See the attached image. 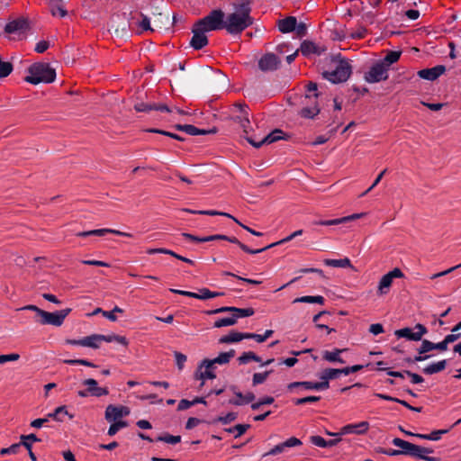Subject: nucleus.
I'll return each mask as SVG.
<instances>
[{"label":"nucleus","instance_id":"f257e3e1","mask_svg":"<svg viewBox=\"0 0 461 461\" xmlns=\"http://www.w3.org/2000/svg\"><path fill=\"white\" fill-rule=\"evenodd\" d=\"M252 0H239L233 3L234 12L224 19V29L231 35L241 34L254 23L251 16Z\"/></svg>","mask_w":461,"mask_h":461},{"label":"nucleus","instance_id":"f03ea898","mask_svg":"<svg viewBox=\"0 0 461 461\" xmlns=\"http://www.w3.org/2000/svg\"><path fill=\"white\" fill-rule=\"evenodd\" d=\"M27 71L29 75L24 77V81L32 85L50 84L56 78V70L49 63L35 62L27 68Z\"/></svg>","mask_w":461,"mask_h":461},{"label":"nucleus","instance_id":"7ed1b4c3","mask_svg":"<svg viewBox=\"0 0 461 461\" xmlns=\"http://www.w3.org/2000/svg\"><path fill=\"white\" fill-rule=\"evenodd\" d=\"M331 62L336 64L335 68L331 71L324 70L321 73L322 77L332 84L346 82L352 74V67L348 60L338 54L331 57Z\"/></svg>","mask_w":461,"mask_h":461},{"label":"nucleus","instance_id":"20e7f679","mask_svg":"<svg viewBox=\"0 0 461 461\" xmlns=\"http://www.w3.org/2000/svg\"><path fill=\"white\" fill-rule=\"evenodd\" d=\"M225 14L221 9H214L206 16L195 22L203 31H218L224 29Z\"/></svg>","mask_w":461,"mask_h":461},{"label":"nucleus","instance_id":"39448f33","mask_svg":"<svg viewBox=\"0 0 461 461\" xmlns=\"http://www.w3.org/2000/svg\"><path fill=\"white\" fill-rule=\"evenodd\" d=\"M102 341H105L108 343L111 342H118L124 347H128L129 340L125 336H121L118 334H109V335H103V334H92L90 336L84 337V347L91 348L94 349H97L100 348V343Z\"/></svg>","mask_w":461,"mask_h":461},{"label":"nucleus","instance_id":"423d86ee","mask_svg":"<svg viewBox=\"0 0 461 461\" xmlns=\"http://www.w3.org/2000/svg\"><path fill=\"white\" fill-rule=\"evenodd\" d=\"M71 308H66L54 312H49L42 310L41 313L40 314L36 321L42 325L50 324L56 327H59L63 324L64 320L71 312Z\"/></svg>","mask_w":461,"mask_h":461},{"label":"nucleus","instance_id":"0eeeda50","mask_svg":"<svg viewBox=\"0 0 461 461\" xmlns=\"http://www.w3.org/2000/svg\"><path fill=\"white\" fill-rule=\"evenodd\" d=\"M404 274L403 272L399 268L395 267L393 270L389 271L385 275H384L377 286L376 294L378 296H384L389 294L390 289L392 287L393 282L394 278H403Z\"/></svg>","mask_w":461,"mask_h":461},{"label":"nucleus","instance_id":"6e6552de","mask_svg":"<svg viewBox=\"0 0 461 461\" xmlns=\"http://www.w3.org/2000/svg\"><path fill=\"white\" fill-rule=\"evenodd\" d=\"M389 68L384 66L380 60L375 62L365 74V80L368 83H378L388 79Z\"/></svg>","mask_w":461,"mask_h":461},{"label":"nucleus","instance_id":"1a4fd4ad","mask_svg":"<svg viewBox=\"0 0 461 461\" xmlns=\"http://www.w3.org/2000/svg\"><path fill=\"white\" fill-rule=\"evenodd\" d=\"M192 33L193 37L189 44L194 50H200L208 45L209 40L205 34L206 32L195 23L192 27Z\"/></svg>","mask_w":461,"mask_h":461},{"label":"nucleus","instance_id":"9d476101","mask_svg":"<svg viewBox=\"0 0 461 461\" xmlns=\"http://www.w3.org/2000/svg\"><path fill=\"white\" fill-rule=\"evenodd\" d=\"M206 240L205 242L209 241H214V240H226L230 243L238 245L241 250H243L245 253L255 255L260 253V250L258 249H253L248 247L246 244L240 242L236 237L234 236H227L223 234H214L205 237Z\"/></svg>","mask_w":461,"mask_h":461},{"label":"nucleus","instance_id":"9b49d317","mask_svg":"<svg viewBox=\"0 0 461 461\" xmlns=\"http://www.w3.org/2000/svg\"><path fill=\"white\" fill-rule=\"evenodd\" d=\"M434 449L431 447H427L420 445H416L410 442V453L411 456L416 459L425 460V461H439V457L429 456L432 454Z\"/></svg>","mask_w":461,"mask_h":461},{"label":"nucleus","instance_id":"f8f14e48","mask_svg":"<svg viewBox=\"0 0 461 461\" xmlns=\"http://www.w3.org/2000/svg\"><path fill=\"white\" fill-rule=\"evenodd\" d=\"M280 64V59L272 52L264 54L258 60V68L264 72L276 70L279 68Z\"/></svg>","mask_w":461,"mask_h":461},{"label":"nucleus","instance_id":"ddd939ff","mask_svg":"<svg viewBox=\"0 0 461 461\" xmlns=\"http://www.w3.org/2000/svg\"><path fill=\"white\" fill-rule=\"evenodd\" d=\"M368 429L369 423L367 421H361L359 423L348 424L342 427L339 433L328 432V434L331 436H342L346 434L364 435L367 432Z\"/></svg>","mask_w":461,"mask_h":461},{"label":"nucleus","instance_id":"4468645a","mask_svg":"<svg viewBox=\"0 0 461 461\" xmlns=\"http://www.w3.org/2000/svg\"><path fill=\"white\" fill-rule=\"evenodd\" d=\"M209 358H204L199 364L197 369L194 372V377L195 380L205 381L207 379H214L216 378V374L214 373L215 366H208Z\"/></svg>","mask_w":461,"mask_h":461},{"label":"nucleus","instance_id":"2eb2a0df","mask_svg":"<svg viewBox=\"0 0 461 461\" xmlns=\"http://www.w3.org/2000/svg\"><path fill=\"white\" fill-rule=\"evenodd\" d=\"M446 70L447 68L444 65H438L433 68L420 69L417 72V75L422 79L434 81L443 75Z\"/></svg>","mask_w":461,"mask_h":461},{"label":"nucleus","instance_id":"dca6fc26","mask_svg":"<svg viewBox=\"0 0 461 461\" xmlns=\"http://www.w3.org/2000/svg\"><path fill=\"white\" fill-rule=\"evenodd\" d=\"M133 107L134 110L138 113H149L151 111L171 113V109L165 104H148L140 101L136 102Z\"/></svg>","mask_w":461,"mask_h":461},{"label":"nucleus","instance_id":"f3484780","mask_svg":"<svg viewBox=\"0 0 461 461\" xmlns=\"http://www.w3.org/2000/svg\"><path fill=\"white\" fill-rule=\"evenodd\" d=\"M301 445H303V442L299 438H297L295 437H291L288 439H286L285 441L276 445L268 452L265 453L263 455V456H276L277 454L284 452L286 447H298Z\"/></svg>","mask_w":461,"mask_h":461},{"label":"nucleus","instance_id":"a211bd4d","mask_svg":"<svg viewBox=\"0 0 461 461\" xmlns=\"http://www.w3.org/2000/svg\"><path fill=\"white\" fill-rule=\"evenodd\" d=\"M30 27L29 20L24 17H19L15 20H13L7 23L5 26V32L6 33H14V32H22L28 30Z\"/></svg>","mask_w":461,"mask_h":461},{"label":"nucleus","instance_id":"6ab92c4d","mask_svg":"<svg viewBox=\"0 0 461 461\" xmlns=\"http://www.w3.org/2000/svg\"><path fill=\"white\" fill-rule=\"evenodd\" d=\"M392 443L394 446L400 447L401 449L387 448V451H386L387 456H394L404 455V456H411L410 442L409 441L403 440L400 438H394L393 439Z\"/></svg>","mask_w":461,"mask_h":461},{"label":"nucleus","instance_id":"aec40b11","mask_svg":"<svg viewBox=\"0 0 461 461\" xmlns=\"http://www.w3.org/2000/svg\"><path fill=\"white\" fill-rule=\"evenodd\" d=\"M83 384L88 386V392L92 396L101 397L109 394L108 388L99 387L97 381L94 378H87L84 380Z\"/></svg>","mask_w":461,"mask_h":461},{"label":"nucleus","instance_id":"412c9836","mask_svg":"<svg viewBox=\"0 0 461 461\" xmlns=\"http://www.w3.org/2000/svg\"><path fill=\"white\" fill-rule=\"evenodd\" d=\"M296 21L295 16H287L284 19H280L277 21V28L282 33L294 32L296 29Z\"/></svg>","mask_w":461,"mask_h":461},{"label":"nucleus","instance_id":"4be33fe9","mask_svg":"<svg viewBox=\"0 0 461 461\" xmlns=\"http://www.w3.org/2000/svg\"><path fill=\"white\" fill-rule=\"evenodd\" d=\"M246 339V332H239L235 330H232L229 332L228 335L222 336L219 339L220 344H230L237 343Z\"/></svg>","mask_w":461,"mask_h":461},{"label":"nucleus","instance_id":"5701e85b","mask_svg":"<svg viewBox=\"0 0 461 461\" xmlns=\"http://www.w3.org/2000/svg\"><path fill=\"white\" fill-rule=\"evenodd\" d=\"M235 354L236 352L234 349H230L227 352H221L216 357H214L213 359H210V361H208V366H213L216 364H228L230 361V359L234 357Z\"/></svg>","mask_w":461,"mask_h":461},{"label":"nucleus","instance_id":"b1692460","mask_svg":"<svg viewBox=\"0 0 461 461\" xmlns=\"http://www.w3.org/2000/svg\"><path fill=\"white\" fill-rule=\"evenodd\" d=\"M299 51H301L304 57H308L310 54L321 55L322 50H321L313 41L305 40L301 43Z\"/></svg>","mask_w":461,"mask_h":461},{"label":"nucleus","instance_id":"393cba45","mask_svg":"<svg viewBox=\"0 0 461 461\" xmlns=\"http://www.w3.org/2000/svg\"><path fill=\"white\" fill-rule=\"evenodd\" d=\"M310 441L313 445L320 447H334V446L338 445L339 442L341 441V438L326 440L322 437L316 435V436H312L310 438Z\"/></svg>","mask_w":461,"mask_h":461},{"label":"nucleus","instance_id":"a878e982","mask_svg":"<svg viewBox=\"0 0 461 461\" xmlns=\"http://www.w3.org/2000/svg\"><path fill=\"white\" fill-rule=\"evenodd\" d=\"M104 418L109 422L121 420L122 413L120 411V406L109 404L105 409Z\"/></svg>","mask_w":461,"mask_h":461},{"label":"nucleus","instance_id":"bb28decb","mask_svg":"<svg viewBox=\"0 0 461 461\" xmlns=\"http://www.w3.org/2000/svg\"><path fill=\"white\" fill-rule=\"evenodd\" d=\"M290 136L285 133L281 129H275L269 134L265 136V141L267 144H271L280 140H289Z\"/></svg>","mask_w":461,"mask_h":461},{"label":"nucleus","instance_id":"cd10ccee","mask_svg":"<svg viewBox=\"0 0 461 461\" xmlns=\"http://www.w3.org/2000/svg\"><path fill=\"white\" fill-rule=\"evenodd\" d=\"M347 348H335L333 351H328V350H325L323 352V355H322V357L323 359H325L326 361H329V362H331V363H334V362H338V363H345L344 359H342L339 355L346 351Z\"/></svg>","mask_w":461,"mask_h":461},{"label":"nucleus","instance_id":"c85d7f7f","mask_svg":"<svg viewBox=\"0 0 461 461\" xmlns=\"http://www.w3.org/2000/svg\"><path fill=\"white\" fill-rule=\"evenodd\" d=\"M90 233H91V236H104L105 234L111 233V234H114L117 236H122V237H129V238L133 237V235L131 233L123 232V231L118 230H113V229H96V230H90Z\"/></svg>","mask_w":461,"mask_h":461},{"label":"nucleus","instance_id":"c756f323","mask_svg":"<svg viewBox=\"0 0 461 461\" xmlns=\"http://www.w3.org/2000/svg\"><path fill=\"white\" fill-rule=\"evenodd\" d=\"M184 211L186 212H189V213L200 214V215H209V216L221 215V216H224V217L232 219L233 221H234V219H236L234 216L230 215V213L223 212H219V211H215V210H200V211H195V210H191V209H184Z\"/></svg>","mask_w":461,"mask_h":461},{"label":"nucleus","instance_id":"7c9ffc66","mask_svg":"<svg viewBox=\"0 0 461 461\" xmlns=\"http://www.w3.org/2000/svg\"><path fill=\"white\" fill-rule=\"evenodd\" d=\"M184 211L186 212H189V213L200 214V215H209V216L221 215V216H224V217L232 219L233 221H234V219H236L234 216L230 215V213L223 212H219V211H215V210H200V211H195V210H191V209H184Z\"/></svg>","mask_w":461,"mask_h":461},{"label":"nucleus","instance_id":"2f4dec72","mask_svg":"<svg viewBox=\"0 0 461 461\" xmlns=\"http://www.w3.org/2000/svg\"><path fill=\"white\" fill-rule=\"evenodd\" d=\"M239 365H246L250 361L262 362V358L253 351L243 352L238 358Z\"/></svg>","mask_w":461,"mask_h":461},{"label":"nucleus","instance_id":"473e14b6","mask_svg":"<svg viewBox=\"0 0 461 461\" xmlns=\"http://www.w3.org/2000/svg\"><path fill=\"white\" fill-rule=\"evenodd\" d=\"M447 366V360L443 359L438 362L433 363L423 368L422 372L425 375H433L445 370Z\"/></svg>","mask_w":461,"mask_h":461},{"label":"nucleus","instance_id":"72a5a7b5","mask_svg":"<svg viewBox=\"0 0 461 461\" xmlns=\"http://www.w3.org/2000/svg\"><path fill=\"white\" fill-rule=\"evenodd\" d=\"M402 55V51L400 50H388L386 55L380 61L386 66L388 68L391 65L396 63Z\"/></svg>","mask_w":461,"mask_h":461},{"label":"nucleus","instance_id":"f704fd0d","mask_svg":"<svg viewBox=\"0 0 461 461\" xmlns=\"http://www.w3.org/2000/svg\"><path fill=\"white\" fill-rule=\"evenodd\" d=\"M321 113V108L319 107L317 102H315L313 107H303L302 108L298 114L302 118L305 119H314L316 115H318Z\"/></svg>","mask_w":461,"mask_h":461},{"label":"nucleus","instance_id":"c9c22d12","mask_svg":"<svg viewBox=\"0 0 461 461\" xmlns=\"http://www.w3.org/2000/svg\"><path fill=\"white\" fill-rule=\"evenodd\" d=\"M303 232V230H295L294 232H293L292 234H290L289 236L278 240V241H276V242H273L271 244H268L261 249H258V250H260V253L263 252V251H266L271 248H274V247H276L278 245H281V244H284L285 242H288V241H291L293 239H294L295 237L297 236H300L302 235Z\"/></svg>","mask_w":461,"mask_h":461},{"label":"nucleus","instance_id":"e433bc0d","mask_svg":"<svg viewBox=\"0 0 461 461\" xmlns=\"http://www.w3.org/2000/svg\"><path fill=\"white\" fill-rule=\"evenodd\" d=\"M460 338L461 334H448L442 341L435 343L436 349L439 351H446L449 343H453Z\"/></svg>","mask_w":461,"mask_h":461},{"label":"nucleus","instance_id":"4c0bfd02","mask_svg":"<svg viewBox=\"0 0 461 461\" xmlns=\"http://www.w3.org/2000/svg\"><path fill=\"white\" fill-rule=\"evenodd\" d=\"M324 264L328 267H352L351 261L348 258L340 259H324Z\"/></svg>","mask_w":461,"mask_h":461},{"label":"nucleus","instance_id":"58836bf2","mask_svg":"<svg viewBox=\"0 0 461 461\" xmlns=\"http://www.w3.org/2000/svg\"><path fill=\"white\" fill-rule=\"evenodd\" d=\"M61 413L68 415L70 420L74 418V414H71L67 411L66 405L57 407L53 412H50L47 416L48 418H51L57 421H63V420L59 416Z\"/></svg>","mask_w":461,"mask_h":461},{"label":"nucleus","instance_id":"ea45409f","mask_svg":"<svg viewBox=\"0 0 461 461\" xmlns=\"http://www.w3.org/2000/svg\"><path fill=\"white\" fill-rule=\"evenodd\" d=\"M394 334L398 339L404 338L408 340L418 341L415 332L409 327L396 330Z\"/></svg>","mask_w":461,"mask_h":461},{"label":"nucleus","instance_id":"a19ab883","mask_svg":"<svg viewBox=\"0 0 461 461\" xmlns=\"http://www.w3.org/2000/svg\"><path fill=\"white\" fill-rule=\"evenodd\" d=\"M224 293L222 292H212L208 288H201L199 289V293H196V296H194L195 299L200 300H207L210 298H214L218 296H223Z\"/></svg>","mask_w":461,"mask_h":461},{"label":"nucleus","instance_id":"79ce46f5","mask_svg":"<svg viewBox=\"0 0 461 461\" xmlns=\"http://www.w3.org/2000/svg\"><path fill=\"white\" fill-rule=\"evenodd\" d=\"M374 395L379 399H382V400H384V401H388V402H397V403H400L401 405L404 406L405 408H407L408 410L411 411L412 409V406L411 404H409L406 401L404 400H401L399 398H396V397H393L391 395H388V394H384V393H375Z\"/></svg>","mask_w":461,"mask_h":461},{"label":"nucleus","instance_id":"37998d69","mask_svg":"<svg viewBox=\"0 0 461 461\" xmlns=\"http://www.w3.org/2000/svg\"><path fill=\"white\" fill-rule=\"evenodd\" d=\"M255 313V310L251 307L249 308H233V316L237 321L239 318L250 317Z\"/></svg>","mask_w":461,"mask_h":461},{"label":"nucleus","instance_id":"c03bdc74","mask_svg":"<svg viewBox=\"0 0 461 461\" xmlns=\"http://www.w3.org/2000/svg\"><path fill=\"white\" fill-rule=\"evenodd\" d=\"M155 440L175 445L181 442V436H174L166 432L163 435L158 436Z\"/></svg>","mask_w":461,"mask_h":461},{"label":"nucleus","instance_id":"a18cd8bd","mask_svg":"<svg viewBox=\"0 0 461 461\" xmlns=\"http://www.w3.org/2000/svg\"><path fill=\"white\" fill-rule=\"evenodd\" d=\"M250 428L249 424H237L230 428H226L224 430L228 433H234L235 431L237 434L235 435V438L242 436L246 431Z\"/></svg>","mask_w":461,"mask_h":461},{"label":"nucleus","instance_id":"49530a36","mask_svg":"<svg viewBox=\"0 0 461 461\" xmlns=\"http://www.w3.org/2000/svg\"><path fill=\"white\" fill-rule=\"evenodd\" d=\"M272 373L273 369L267 370L263 373H255L252 376V385L257 386L263 384Z\"/></svg>","mask_w":461,"mask_h":461},{"label":"nucleus","instance_id":"de8ad7c7","mask_svg":"<svg viewBox=\"0 0 461 461\" xmlns=\"http://www.w3.org/2000/svg\"><path fill=\"white\" fill-rule=\"evenodd\" d=\"M238 417V413L237 412H229L227 413L225 416H219L215 419H213L210 423L212 424H215L217 422H221L222 424H229L230 422H232L233 420H235Z\"/></svg>","mask_w":461,"mask_h":461},{"label":"nucleus","instance_id":"09e8293b","mask_svg":"<svg viewBox=\"0 0 461 461\" xmlns=\"http://www.w3.org/2000/svg\"><path fill=\"white\" fill-rule=\"evenodd\" d=\"M237 322L235 321V318H234L233 314H231L230 317H224V318H220V319L216 320L213 323V328L233 326Z\"/></svg>","mask_w":461,"mask_h":461},{"label":"nucleus","instance_id":"8fccbe9b","mask_svg":"<svg viewBox=\"0 0 461 461\" xmlns=\"http://www.w3.org/2000/svg\"><path fill=\"white\" fill-rule=\"evenodd\" d=\"M14 70V65L9 61H4L0 58V78L8 77Z\"/></svg>","mask_w":461,"mask_h":461},{"label":"nucleus","instance_id":"3c124183","mask_svg":"<svg viewBox=\"0 0 461 461\" xmlns=\"http://www.w3.org/2000/svg\"><path fill=\"white\" fill-rule=\"evenodd\" d=\"M127 426L128 422L125 420L113 421V423L110 425L108 429L107 434L109 436H114L119 431V429L125 428Z\"/></svg>","mask_w":461,"mask_h":461},{"label":"nucleus","instance_id":"603ef678","mask_svg":"<svg viewBox=\"0 0 461 461\" xmlns=\"http://www.w3.org/2000/svg\"><path fill=\"white\" fill-rule=\"evenodd\" d=\"M303 387L305 390H314V382L312 381H301V382H293L290 383L287 386L288 390H292L294 388Z\"/></svg>","mask_w":461,"mask_h":461},{"label":"nucleus","instance_id":"864d4df0","mask_svg":"<svg viewBox=\"0 0 461 461\" xmlns=\"http://www.w3.org/2000/svg\"><path fill=\"white\" fill-rule=\"evenodd\" d=\"M63 363H65L67 365H70V366L81 365V366L93 367V368L97 367V366L95 364H94L93 362L86 360V359H80V358H78V359H65V360H63Z\"/></svg>","mask_w":461,"mask_h":461},{"label":"nucleus","instance_id":"5fc2aeb1","mask_svg":"<svg viewBox=\"0 0 461 461\" xmlns=\"http://www.w3.org/2000/svg\"><path fill=\"white\" fill-rule=\"evenodd\" d=\"M222 275L223 276H232V277H234V278H236L238 280H240V281L245 282V283L249 284V285H260L262 283V281L242 277L240 276H238V275H236V274H234L232 272H229V271H223Z\"/></svg>","mask_w":461,"mask_h":461},{"label":"nucleus","instance_id":"6e6d98bb","mask_svg":"<svg viewBox=\"0 0 461 461\" xmlns=\"http://www.w3.org/2000/svg\"><path fill=\"white\" fill-rule=\"evenodd\" d=\"M436 349V346L434 342H431L428 339H423L420 347L418 348L419 355L422 356L427 352Z\"/></svg>","mask_w":461,"mask_h":461},{"label":"nucleus","instance_id":"4d7b16f0","mask_svg":"<svg viewBox=\"0 0 461 461\" xmlns=\"http://www.w3.org/2000/svg\"><path fill=\"white\" fill-rule=\"evenodd\" d=\"M256 399V395L252 392H247L245 393V401H229V404L235 405V406H240L244 404H248L250 402H253V401Z\"/></svg>","mask_w":461,"mask_h":461},{"label":"nucleus","instance_id":"13d9d810","mask_svg":"<svg viewBox=\"0 0 461 461\" xmlns=\"http://www.w3.org/2000/svg\"><path fill=\"white\" fill-rule=\"evenodd\" d=\"M321 400V396L310 395L303 398H297L294 400L295 405H303L305 403L316 402Z\"/></svg>","mask_w":461,"mask_h":461},{"label":"nucleus","instance_id":"bf43d9fd","mask_svg":"<svg viewBox=\"0 0 461 461\" xmlns=\"http://www.w3.org/2000/svg\"><path fill=\"white\" fill-rule=\"evenodd\" d=\"M320 375L327 378L329 381L339 376L338 368H326Z\"/></svg>","mask_w":461,"mask_h":461},{"label":"nucleus","instance_id":"052dcab7","mask_svg":"<svg viewBox=\"0 0 461 461\" xmlns=\"http://www.w3.org/2000/svg\"><path fill=\"white\" fill-rule=\"evenodd\" d=\"M233 308L234 306H222L217 309L205 311L204 313L207 315H214L223 312H230L231 314H233Z\"/></svg>","mask_w":461,"mask_h":461},{"label":"nucleus","instance_id":"680f3d73","mask_svg":"<svg viewBox=\"0 0 461 461\" xmlns=\"http://www.w3.org/2000/svg\"><path fill=\"white\" fill-rule=\"evenodd\" d=\"M174 356L176 358V364L179 370L184 368L185 363L186 362V356L179 351H175Z\"/></svg>","mask_w":461,"mask_h":461},{"label":"nucleus","instance_id":"e2e57ef3","mask_svg":"<svg viewBox=\"0 0 461 461\" xmlns=\"http://www.w3.org/2000/svg\"><path fill=\"white\" fill-rule=\"evenodd\" d=\"M319 377L321 381L314 382V390L320 391L328 389L330 387V381L321 375H319Z\"/></svg>","mask_w":461,"mask_h":461},{"label":"nucleus","instance_id":"0e129e2a","mask_svg":"<svg viewBox=\"0 0 461 461\" xmlns=\"http://www.w3.org/2000/svg\"><path fill=\"white\" fill-rule=\"evenodd\" d=\"M181 236L183 238H185V240L192 241V242H195V243H202V242H205V240H206L205 237H198L194 234L187 233V232L181 233Z\"/></svg>","mask_w":461,"mask_h":461},{"label":"nucleus","instance_id":"69168bd1","mask_svg":"<svg viewBox=\"0 0 461 461\" xmlns=\"http://www.w3.org/2000/svg\"><path fill=\"white\" fill-rule=\"evenodd\" d=\"M367 30L364 26H359L356 32H351L350 38L354 40H360L365 38Z\"/></svg>","mask_w":461,"mask_h":461},{"label":"nucleus","instance_id":"338daca9","mask_svg":"<svg viewBox=\"0 0 461 461\" xmlns=\"http://www.w3.org/2000/svg\"><path fill=\"white\" fill-rule=\"evenodd\" d=\"M404 373L411 378L412 384H421L424 382V378L419 374L413 373L410 370H404Z\"/></svg>","mask_w":461,"mask_h":461},{"label":"nucleus","instance_id":"774afa93","mask_svg":"<svg viewBox=\"0 0 461 461\" xmlns=\"http://www.w3.org/2000/svg\"><path fill=\"white\" fill-rule=\"evenodd\" d=\"M296 29L294 30L297 37L303 38L307 35V25L304 23L296 22Z\"/></svg>","mask_w":461,"mask_h":461}]
</instances>
